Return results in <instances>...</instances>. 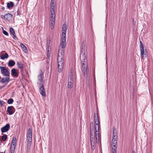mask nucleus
<instances>
[{"instance_id":"obj_1","label":"nucleus","mask_w":153,"mask_h":153,"mask_svg":"<svg viewBox=\"0 0 153 153\" xmlns=\"http://www.w3.org/2000/svg\"><path fill=\"white\" fill-rule=\"evenodd\" d=\"M66 44V36H62L57 58L58 72L59 73L62 72L64 67V51L63 48H65Z\"/></svg>"},{"instance_id":"obj_2","label":"nucleus","mask_w":153,"mask_h":153,"mask_svg":"<svg viewBox=\"0 0 153 153\" xmlns=\"http://www.w3.org/2000/svg\"><path fill=\"white\" fill-rule=\"evenodd\" d=\"M95 135L97 143H99V125L98 115L97 113H94Z\"/></svg>"},{"instance_id":"obj_3","label":"nucleus","mask_w":153,"mask_h":153,"mask_svg":"<svg viewBox=\"0 0 153 153\" xmlns=\"http://www.w3.org/2000/svg\"><path fill=\"white\" fill-rule=\"evenodd\" d=\"M81 59H82V71L83 74L84 76H85L87 74V59L86 55L85 53L80 55Z\"/></svg>"},{"instance_id":"obj_4","label":"nucleus","mask_w":153,"mask_h":153,"mask_svg":"<svg viewBox=\"0 0 153 153\" xmlns=\"http://www.w3.org/2000/svg\"><path fill=\"white\" fill-rule=\"evenodd\" d=\"M32 129L29 128L26 135L27 149H30L31 147L32 139Z\"/></svg>"},{"instance_id":"obj_5","label":"nucleus","mask_w":153,"mask_h":153,"mask_svg":"<svg viewBox=\"0 0 153 153\" xmlns=\"http://www.w3.org/2000/svg\"><path fill=\"white\" fill-rule=\"evenodd\" d=\"M90 142L91 146V149L92 150H94L96 147L95 141V137H96L95 135L93 136V133L94 132V128H92L90 127Z\"/></svg>"},{"instance_id":"obj_6","label":"nucleus","mask_w":153,"mask_h":153,"mask_svg":"<svg viewBox=\"0 0 153 153\" xmlns=\"http://www.w3.org/2000/svg\"><path fill=\"white\" fill-rule=\"evenodd\" d=\"M140 57L141 59H144V56L145 57L147 56V55L146 53H144V47L143 44L141 41L140 42Z\"/></svg>"},{"instance_id":"obj_7","label":"nucleus","mask_w":153,"mask_h":153,"mask_svg":"<svg viewBox=\"0 0 153 153\" xmlns=\"http://www.w3.org/2000/svg\"><path fill=\"white\" fill-rule=\"evenodd\" d=\"M1 73L4 76H9L10 73L4 67H0Z\"/></svg>"},{"instance_id":"obj_8","label":"nucleus","mask_w":153,"mask_h":153,"mask_svg":"<svg viewBox=\"0 0 153 153\" xmlns=\"http://www.w3.org/2000/svg\"><path fill=\"white\" fill-rule=\"evenodd\" d=\"M2 18H4L7 21H10L13 18V15L10 13H7L4 16L2 15Z\"/></svg>"},{"instance_id":"obj_9","label":"nucleus","mask_w":153,"mask_h":153,"mask_svg":"<svg viewBox=\"0 0 153 153\" xmlns=\"http://www.w3.org/2000/svg\"><path fill=\"white\" fill-rule=\"evenodd\" d=\"M39 92L41 94L43 97L46 96V93L44 86L42 84L39 85Z\"/></svg>"},{"instance_id":"obj_10","label":"nucleus","mask_w":153,"mask_h":153,"mask_svg":"<svg viewBox=\"0 0 153 153\" xmlns=\"http://www.w3.org/2000/svg\"><path fill=\"white\" fill-rule=\"evenodd\" d=\"M86 45V42L85 40H84L83 41L82 46L81 47V55L82 54L85 53V51L86 49V48L85 47V45Z\"/></svg>"},{"instance_id":"obj_11","label":"nucleus","mask_w":153,"mask_h":153,"mask_svg":"<svg viewBox=\"0 0 153 153\" xmlns=\"http://www.w3.org/2000/svg\"><path fill=\"white\" fill-rule=\"evenodd\" d=\"M10 128V125L9 124H6L4 126L2 127L1 129L2 133L8 131Z\"/></svg>"},{"instance_id":"obj_12","label":"nucleus","mask_w":153,"mask_h":153,"mask_svg":"<svg viewBox=\"0 0 153 153\" xmlns=\"http://www.w3.org/2000/svg\"><path fill=\"white\" fill-rule=\"evenodd\" d=\"M67 26L65 23L63 24L62 27V36H66V33L67 29Z\"/></svg>"},{"instance_id":"obj_13","label":"nucleus","mask_w":153,"mask_h":153,"mask_svg":"<svg viewBox=\"0 0 153 153\" xmlns=\"http://www.w3.org/2000/svg\"><path fill=\"white\" fill-rule=\"evenodd\" d=\"M43 75V74L42 71H41V73L38 76V82H37V84L39 85H40L41 84V83L42 81V77Z\"/></svg>"},{"instance_id":"obj_14","label":"nucleus","mask_w":153,"mask_h":153,"mask_svg":"<svg viewBox=\"0 0 153 153\" xmlns=\"http://www.w3.org/2000/svg\"><path fill=\"white\" fill-rule=\"evenodd\" d=\"M11 74L13 76L18 77L19 76L18 73L16 72V70L15 68L12 69L11 70Z\"/></svg>"},{"instance_id":"obj_15","label":"nucleus","mask_w":153,"mask_h":153,"mask_svg":"<svg viewBox=\"0 0 153 153\" xmlns=\"http://www.w3.org/2000/svg\"><path fill=\"white\" fill-rule=\"evenodd\" d=\"M111 148L112 153H116L117 144H114V143H111Z\"/></svg>"},{"instance_id":"obj_16","label":"nucleus","mask_w":153,"mask_h":153,"mask_svg":"<svg viewBox=\"0 0 153 153\" xmlns=\"http://www.w3.org/2000/svg\"><path fill=\"white\" fill-rule=\"evenodd\" d=\"M112 139L111 143H114V144L117 143V133L112 134Z\"/></svg>"},{"instance_id":"obj_17","label":"nucleus","mask_w":153,"mask_h":153,"mask_svg":"<svg viewBox=\"0 0 153 153\" xmlns=\"http://www.w3.org/2000/svg\"><path fill=\"white\" fill-rule=\"evenodd\" d=\"M55 20V18H50V26L51 29H53L54 27Z\"/></svg>"},{"instance_id":"obj_18","label":"nucleus","mask_w":153,"mask_h":153,"mask_svg":"<svg viewBox=\"0 0 153 153\" xmlns=\"http://www.w3.org/2000/svg\"><path fill=\"white\" fill-rule=\"evenodd\" d=\"M10 81V79L8 76L6 77L2 78L1 80V82L4 83L5 82H8Z\"/></svg>"},{"instance_id":"obj_19","label":"nucleus","mask_w":153,"mask_h":153,"mask_svg":"<svg viewBox=\"0 0 153 153\" xmlns=\"http://www.w3.org/2000/svg\"><path fill=\"white\" fill-rule=\"evenodd\" d=\"M74 75L71 72H70L69 74V78L68 81L72 82L74 81Z\"/></svg>"},{"instance_id":"obj_20","label":"nucleus","mask_w":153,"mask_h":153,"mask_svg":"<svg viewBox=\"0 0 153 153\" xmlns=\"http://www.w3.org/2000/svg\"><path fill=\"white\" fill-rule=\"evenodd\" d=\"M12 108H14V107L12 106H9L7 107V111L10 115H12L13 114V112L12 111Z\"/></svg>"},{"instance_id":"obj_21","label":"nucleus","mask_w":153,"mask_h":153,"mask_svg":"<svg viewBox=\"0 0 153 153\" xmlns=\"http://www.w3.org/2000/svg\"><path fill=\"white\" fill-rule=\"evenodd\" d=\"M15 64V62L14 61L12 60H10L9 61L8 63V66L9 67H13Z\"/></svg>"},{"instance_id":"obj_22","label":"nucleus","mask_w":153,"mask_h":153,"mask_svg":"<svg viewBox=\"0 0 153 153\" xmlns=\"http://www.w3.org/2000/svg\"><path fill=\"white\" fill-rule=\"evenodd\" d=\"M20 45L23 50V51L25 53H27V48L22 43H21Z\"/></svg>"},{"instance_id":"obj_23","label":"nucleus","mask_w":153,"mask_h":153,"mask_svg":"<svg viewBox=\"0 0 153 153\" xmlns=\"http://www.w3.org/2000/svg\"><path fill=\"white\" fill-rule=\"evenodd\" d=\"M14 5L13 2L10 1L7 3V7L8 9L12 8Z\"/></svg>"},{"instance_id":"obj_24","label":"nucleus","mask_w":153,"mask_h":153,"mask_svg":"<svg viewBox=\"0 0 153 153\" xmlns=\"http://www.w3.org/2000/svg\"><path fill=\"white\" fill-rule=\"evenodd\" d=\"M16 137H13V138L11 144V146H16Z\"/></svg>"},{"instance_id":"obj_25","label":"nucleus","mask_w":153,"mask_h":153,"mask_svg":"<svg viewBox=\"0 0 153 153\" xmlns=\"http://www.w3.org/2000/svg\"><path fill=\"white\" fill-rule=\"evenodd\" d=\"M74 81L71 82L68 81V88L71 89L73 86V83Z\"/></svg>"},{"instance_id":"obj_26","label":"nucleus","mask_w":153,"mask_h":153,"mask_svg":"<svg viewBox=\"0 0 153 153\" xmlns=\"http://www.w3.org/2000/svg\"><path fill=\"white\" fill-rule=\"evenodd\" d=\"M17 66L19 69H23V66L21 62H18L17 63Z\"/></svg>"},{"instance_id":"obj_27","label":"nucleus","mask_w":153,"mask_h":153,"mask_svg":"<svg viewBox=\"0 0 153 153\" xmlns=\"http://www.w3.org/2000/svg\"><path fill=\"white\" fill-rule=\"evenodd\" d=\"M8 57V54L6 53L4 55L1 56V59H4L5 58H7Z\"/></svg>"},{"instance_id":"obj_28","label":"nucleus","mask_w":153,"mask_h":153,"mask_svg":"<svg viewBox=\"0 0 153 153\" xmlns=\"http://www.w3.org/2000/svg\"><path fill=\"white\" fill-rule=\"evenodd\" d=\"M16 146H10V153H14Z\"/></svg>"},{"instance_id":"obj_29","label":"nucleus","mask_w":153,"mask_h":153,"mask_svg":"<svg viewBox=\"0 0 153 153\" xmlns=\"http://www.w3.org/2000/svg\"><path fill=\"white\" fill-rule=\"evenodd\" d=\"M7 138V135L6 134L3 135L1 137L2 140L4 141H6Z\"/></svg>"},{"instance_id":"obj_30","label":"nucleus","mask_w":153,"mask_h":153,"mask_svg":"<svg viewBox=\"0 0 153 153\" xmlns=\"http://www.w3.org/2000/svg\"><path fill=\"white\" fill-rule=\"evenodd\" d=\"M13 99L12 98H10L8 100L7 102L8 104H11L13 103Z\"/></svg>"},{"instance_id":"obj_31","label":"nucleus","mask_w":153,"mask_h":153,"mask_svg":"<svg viewBox=\"0 0 153 153\" xmlns=\"http://www.w3.org/2000/svg\"><path fill=\"white\" fill-rule=\"evenodd\" d=\"M55 11V6L54 4L51 5L50 11Z\"/></svg>"},{"instance_id":"obj_32","label":"nucleus","mask_w":153,"mask_h":153,"mask_svg":"<svg viewBox=\"0 0 153 153\" xmlns=\"http://www.w3.org/2000/svg\"><path fill=\"white\" fill-rule=\"evenodd\" d=\"M10 33L12 34H15V31L14 29L12 27H10Z\"/></svg>"},{"instance_id":"obj_33","label":"nucleus","mask_w":153,"mask_h":153,"mask_svg":"<svg viewBox=\"0 0 153 153\" xmlns=\"http://www.w3.org/2000/svg\"><path fill=\"white\" fill-rule=\"evenodd\" d=\"M17 15H20L22 14V11L20 9H18L17 11Z\"/></svg>"},{"instance_id":"obj_34","label":"nucleus","mask_w":153,"mask_h":153,"mask_svg":"<svg viewBox=\"0 0 153 153\" xmlns=\"http://www.w3.org/2000/svg\"><path fill=\"white\" fill-rule=\"evenodd\" d=\"M2 30H3V34L5 35L6 36H8L9 35V34L8 33V32L4 30V29L2 27Z\"/></svg>"},{"instance_id":"obj_35","label":"nucleus","mask_w":153,"mask_h":153,"mask_svg":"<svg viewBox=\"0 0 153 153\" xmlns=\"http://www.w3.org/2000/svg\"><path fill=\"white\" fill-rule=\"evenodd\" d=\"M51 14H50V17L52 16H53L55 15V12L54 11H50Z\"/></svg>"},{"instance_id":"obj_36","label":"nucleus","mask_w":153,"mask_h":153,"mask_svg":"<svg viewBox=\"0 0 153 153\" xmlns=\"http://www.w3.org/2000/svg\"><path fill=\"white\" fill-rule=\"evenodd\" d=\"M115 133H117V132L116 131V129L114 127L113 129L112 134H115Z\"/></svg>"},{"instance_id":"obj_37","label":"nucleus","mask_w":153,"mask_h":153,"mask_svg":"<svg viewBox=\"0 0 153 153\" xmlns=\"http://www.w3.org/2000/svg\"><path fill=\"white\" fill-rule=\"evenodd\" d=\"M13 38L14 39H16L17 38L16 36L15 35V34H13Z\"/></svg>"},{"instance_id":"obj_38","label":"nucleus","mask_w":153,"mask_h":153,"mask_svg":"<svg viewBox=\"0 0 153 153\" xmlns=\"http://www.w3.org/2000/svg\"><path fill=\"white\" fill-rule=\"evenodd\" d=\"M54 1V0H51V5L53 4Z\"/></svg>"},{"instance_id":"obj_39","label":"nucleus","mask_w":153,"mask_h":153,"mask_svg":"<svg viewBox=\"0 0 153 153\" xmlns=\"http://www.w3.org/2000/svg\"><path fill=\"white\" fill-rule=\"evenodd\" d=\"M6 86V85H2V86H0V88L1 89V88H3L4 87H5Z\"/></svg>"},{"instance_id":"obj_40","label":"nucleus","mask_w":153,"mask_h":153,"mask_svg":"<svg viewBox=\"0 0 153 153\" xmlns=\"http://www.w3.org/2000/svg\"><path fill=\"white\" fill-rule=\"evenodd\" d=\"M49 44L50 43H49V44H48V43H47V48H48V49H49V47H50V45H49Z\"/></svg>"},{"instance_id":"obj_41","label":"nucleus","mask_w":153,"mask_h":153,"mask_svg":"<svg viewBox=\"0 0 153 153\" xmlns=\"http://www.w3.org/2000/svg\"><path fill=\"white\" fill-rule=\"evenodd\" d=\"M3 101H1V100H0V104H1V105H3V104L2 103V102Z\"/></svg>"},{"instance_id":"obj_42","label":"nucleus","mask_w":153,"mask_h":153,"mask_svg":"<svg viewBox=\"0 0 153 153\" xmlns=\"http://www.w3.org/2000/svg\"><path fill=\"white\" fill-rule=\"evenodd\" d=\"M50 18H52V19L55 18V15H54V16H53L51 17Z\"/></svg>"},{"instance_id":"obj_43","label":"nucleus","mask_w":153,"mask_h":153,"mask_svg":"<svg viewBox=\"0 0 153 153\" xmlns=\"http://www.w3.org/2000/svg\"><path fill=\"white\" fill-rule=\"evenodd\" d=\"M47 56H48V57H50V53H48V54Z\"/></svg>"},{"instance_id":"obj_44","label":"nucleus","mask_w":153,"mask_h":153,"mask_svg":"<svg viewBox=\"0 0 153 153\" xmlns=\"http://www.w3.org/2000/svg\"><path fill=\"white\" fill-rule=\"evenodd\" d=\"M46 49L47 50V51H48V53H49V52H50V51L49 50V49H48V48H46Z\"/></svg>"},{"instance_id":"obj_45","label":"nucleus","mask_w":153,"mask_h":153,"mask_svg":"<svg viewBox=\"0 0 153 153\" xmlns=\"http://www.w3.org/2000/svg\"><path fill=\"white\" fill-rule=\"evenodd\" d=\"M21 70H20V72L21 73H22L23 71V70H22V69H20Z\"/></svg>"},{"instance_id":"obj_46","label":"nucleus","mask_w":153,"mask_h":153,"mask_svg":"<svg viewBox=\"0 0 153 153\" xmlns=\"http://www.w3.org/2000/svg\"><path fill=\"white\" fill-rule=\"evenodd\" d=\"M1 9H2V10H4V9H5V8H4V7H2V8H1Z\"/></svg>"},{"instance_id":"obj_47","label":"nucleus","mask_w":153,"mask_h":153,"mask_svg":"<svg viewBox=\"0 0 153 153\" xmlns=\"http://www.w3.org/2000/svg\"><path fill=\"white\" fill-rule=\"evenodd\" d=\"M132 153H135V151L134 150H133L132 151Z\"/></svg>"},{"instance_id":"obj_48","label":"nucleus","mask_w":153,"mask_h":153,"mask_svg":"<svg viewBox=\"0 0 153 153\" xmlns=\"http://www.w3.org/2000/svg\"><path fill=\"white\" fill-rule=\"evenodd\" d=\"M0 153H5V152H0Z\"/></svg>"},{"instance_id":"obj_49","label":"nucleus","mask_w":153,"mask_h":153,"mask_svg":"<svg viewBox=\"0 0 153 153\" xmlns=\"http://www.w3.org/2000/svg\"><path fill=\"white\" fill-rule=\"evenodd\" d=\"M105 27H106V26H107V24H106L105 25Z\"/></svg>"},{"instance_id":"obj_50","label":"nucleus","mask_w":153,"mask_h":153,"mask_svg":"<svg viewBox=\"0 0 153 153\" xmlns=\"http://www.w3.org/2000/svg\"><path fill=\"white\" fill-rule=\"evenodd\" d=\"M17 0L18 1H20V0Z\"/></svg>"},{"instance_id":"obj_51","label":"nucleus","mask_w":153,"mask_h":153,"mask_svg":"<svg viewBox=\"0 0 153 153\" xmlns=\"http://www.w3.org/2000/svg\"><path fill=\"white\" fill-rule=\"evenodd\" d=\"M1 76H0V79H1Z\"/></svg>"},{"instance_id":"obj_52","label":"nucleus","mask_w":153,"mask_h":153,"mask_svg":"<svg viewBox=\"0 0 153 153\" xmlns=\"http://www.w3.org/2000/svg\"><path fill=\"white\" fill-rule=\"evenodd\" d=\"M0 89H1L0 88Z\"/></svg>"}]
</instances>
